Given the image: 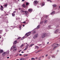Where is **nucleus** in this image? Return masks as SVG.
<instances>
[{"label":"nucleus","instance_id":"31","mask_svg":"<svg viewBox=\"0 0 60 60\" xmlns=\"http://www.w3.org/2000/svg\"><path fill=\"white\" fill-rule=\"evenodd\" d=\"M12 48H13V49H15L16 47L14 46L12 47Z\"/></svg>","mask_w":60,"mask_h":60},{"label":"nucleus","instance_id":"27","mask_svg":"<svg viewBox=\"0 0 60 60\" xmlns=\"http://www.w3.org/2000/svg\"><path fill=\"white\" fill-rule=\"evenodd\" d=\"M25 38V36H24L23 37H22V38L21 39V40H22V39H24Z\"/></svg>","mask_w":60,"mask_h":60},{"label":"nucleus","instance_id":"47","mask_svg":"<svg viewBox=\"0 0 60 60\" xmlns=\"http://www.w3.org/2000/svg\"><path fill=\"white\" fill-rule=\"evenodd\" d=\"M22 23H26V22H23Z\"/></svg>","mask_w":60,"mask_h":60},{"label":"nucleus","instance_id":"14","mask_svg":"<svg viewBox=\"0 0 60 60\" xmlns=\"http://www.w3.org/2000/svg\"><path fill=\"white\" fill-rule=\"evenodd\" d=\"M52 6L54 7H56V4H53Z\"/></svg>","mask_w":60,"mask_h":60},{"label":"nucleus","instance_id":"53","mask_svg":"<svg viewBox=\"0 0 60 60\" xmlns=\"http://www.w3.org/2000/svg\"><path fill=\"white\" fill-rule=\"evenodd\" d=\"M21 53H24V52H23V51Z\"/></svg>","mask_w":60,"mask_h":60},{"label":"nucleus","instance_id":"45","mask_svg":"<svg viewBox=\"0 0 60 60\" xmlns=\"http://www.w3.org/2000/svg\"><path fill=\"white\" fill-rule=\"evenodd\" d=\"M1 11H3V9L2 8H1Z\"/></svg>","mask_w":60,"mask_h":60},{"label":"nucleus","instance_id":"56","mask_svg":"<svg viewBox=\"0 0 60 60\" xmlns=\"http://www.w3.org/2000/svg\"><path fill=\"white\" fill-rule=\"evenodd\" d=\"M41 45V44L38 45L39 46H40Z\"/></svg>","mask_w":60,"mask_h":60},{"label":"nucleus","instance_id":"37","mask_svg":"<svg viewBox=\"0 0 60 60\" xmlns=\"http://www.w3.org/2000/svg\"><path fill=\"white\" fill-rule=\"evenodd\" d=\"M27 56V54H26V55H25L24 56Z\"/></svg>","mask_w":60,"mask_h":60},{"label":"nucleus","instance_id":"4","mask_svg":"<svg viewBox=\"0 0 60 60\" xmlns=\"http://www.w3.org/2000/svg\"><path fill=\"white\" fill-rule=\"evenodd\" d=\"M38 34H36L33 37L34 38V39H36L38 37Z\"/></svg>","mask_w":60,"mask_h":60},{"label":"nucleus","instance_id":"6","mask_svg":"<svg viewBox=\"0 0 60 60\" xmlns=\"http://www.w3.org/2000/svg\"><path fill=\"white\" fill-rule=\"evenodd\" d=\"M5 54H6L5 53V52H3L2 54V56L3 57L5 55Z\"/></svg>","mask_w":60,"mask_h":60},{"label":"nucleus","instance_id":"33","mask_svg":"<svg viewBox=\"0 0 60 60\" xmlns=\"http://www.w3.org/2000/svg\"><path fill=\"white\" fill-rule=\"evenodd\" d=\"M49 27L50 28V29H51V26H49Z\"/></svg>","mask_w":60,"mask_h":60},{"label":"nucleus","instance_id":"3","mask_svg":"<svg viewBox=\"0 0 60 60\" xmlns=\"http://www.w3.org/2000/svg\"><path fill=\"white\" fill-rule=\"evenodd\" d=\"M34 3L35 5H37V4H38V1H35Z\"/></svg>","mask_w":60,"mask_h":60},{"label":"nucleus","instance_id":"36","mask_svg":"<svg viewBox=\"0 0 60 60\" xmlns=\"http://www.w3.org/2000/svg\"><path fill=\"white\" fill-rule=\"evenodd\" d=\"M33 46V45H31L30 46V47H32Z\"/></svg>","mask_w":60,"mask_h":60},{"label":"nucleus","instance_id":"35","mask_svg":"<svg viewBox=\"0 0 60 60\" xmlns=\"http://www.w3.org/2000/svg\"><path fill=\"white\" fill-rule=\"evenodd\" d=\"M58 26H59L58 25H56V27L57 28L58 27Z\"/></svg>","mask_w":60,"mask_h":60},{"label":"nucleus","instance_id":"40","mask_svg":"<svg viewBox=\"0 0 60 60\" xmlns=\"http://www.w3.org/2000/svg\"><path fill=\"white\" fill-rule=\"evenodd\" d=\"M52 58H55V56H52Z\"/></svg>","mask_w":60,"mask_h":60},{"label":"nucleus","instance_id":"63","mask_svg":"<svg viewBox=\"0 0 60 60\" xmlns=\"http://www.w3.org/2000/svg\"><path fill=\"white\" fill-rule=\"evenodd\" d=\"M58 44H57V46L58 45Z\"/></svg>","mask_w":60,"mask_h":60},{"label":"nucleus","instance_id":"5","mask_svg":"<svg viewBox=\"0 0 60 60\" xmlns=\"http://www.w3.org/2000/svg\"><path fill=\"white\" fill-rule=\"evenodd\" d=\"M59 29H56V30L55 31V32H54V33L55 34H56V33H57V32H58L59 31Z\"/></svg>","mask_w":60,"mask_h":60},{"label":"nucleus","instance_id":"7","mask_svg":"<svg viewBox=\"0 0 60 60\" xmlns=\"http://www.w3.org/2000/svg\"><path fill=\"white\" fill-rule=\"evenodd\" d=\"M28 47V45H27L26 46L24 50H26L27 49Z\"/></svg>","mask_w":60,"mask_h":60},{"label":"nucleus","instance_id":"22","mask_svg":"<svg viewBox=\"0 0 60 60\" xmlns=\"http://www.w3.org/2000/svg\"><path fill=\"white\" fill-rule=\"evenodd\" d=\"M7 4H6L4 6L5 7H7Z\"/></svg>","mask_w":60,"mask_h":60},{"label":"nucleus","instance_id":"25","mask_svg":"<svg viewBox=\"0 0 60 60\" xmlns=\"http://www.w3.org/2000/svg\"><path fill=\"white\" fill-rule=\"evenodd\" d=\"M35 47H36V49H39V47L38 46H35Z\"/></svg>","mask_w":60,"mask_h":60},{"label":"nucleus","instance_id":"30","mask_svg":"<svg viewBox=\"0 0 60 60\" xmlns=\"http://www.w3.org/2000/svg\"><path fill=\"white\" fill-rule=\"evenodd\" d=\"M29 4V3L27 2L26 3V5H28V4Z\"/></svg>","mask_w":60,"mask_h":60},{"label":"nucleus","instance_id":"19","mask_svg":"<svg viewBox=\"0 0 60 60\" xmlns=\"http://www.w3.org/2000/svg\"><path fill=\"white\" fill-rule=\"evenodd\" d=\"M19 60H24V58H20Z\"/></svg>","mask_w":60,"mask_h":60},{"label":"nucleus","instance_id":"11","mask_svg":"<svg viewBox=\"0 0 60 60\" xmlns=\"http://www.w3.org/2000/svg\"><path fill=\"white\" fill-rule=\"evenodd\" d=\"M22 7L23 8H26V6L23 4L22 5Z\"/></svg>","mask_w":60,"mask_h":60},{"label":"nucleus","instance_id":"49","mask_svg":"<svg viewBox=\"0 0 60 60\" xmlns=\"http://www.w3.org/2000/svg\"><path fill=\"white\" fill-rule=\"evenodd\" d=\"M15 12L16 11H14L13 12V13H15Z\"/></svg>","mask_w":60,"mask_h":60},{"label":"nucleus","instance_id":"26","mask_svg":"<svg viewBox=\"0 0 60 60\" xmlns=\"http://www.w3.org/2000/svg\"><path fill=\"white\" fill-rule=\"evenodd\" d=\"M36 33V31H35L33 32V34H35Z\"/></svg>","mask_w":60,"mask_h":60},{"label":"nucleus","instance_id":"62","mask_svg":"<svg viewBox=\"0 0 60 60\" xmlns=\"http://www.w3.org/2000/svg\"><path fill=\"white\" fill-rule=\"evenodd\" d=\"M35 58L36 59H37V58Z\"/></svg>","mask_w":60,"mask_h":60},{"label":"nucleus","instance_id":"21","mask_svg":"<svg viewBox=\"0 0 60 60\" xmlns=\"http://www.w3.org/2000/svg\"><path fill=\"white\" fill-rule=\"evenodd\" d=\"M35 58H31V60H35Z\"/></svg>","mask_w":60,"mask_h":60},{"label":"nucleus","instance_id":"54","mask_svg":"<svg viewBox=\"0 0 60 60\" xmlns=\"http://www.w3.org/2000/svg\"><path fill=\"white\" fill-rule=\"evenodd\" d=\"M21 51V50H20L19 51V52H20Z\"/></svg>","mask_w":60,"mask_h":60},{"label":"nucleus","instance_id":"32","mask_svg":"<svg viewBox=\"0 0 60 60\" xmlns=\"http://www.w3.org/2000/svg\"><path fill=\"white\" fill-rule=\"evenodd\" d=\"M24 44H22V45H21V46H20V47H21V48H22V47L23 46H24Z\"/></svg>","mask_w":60,"mask_h":60},{"label":"nucleus","instance_id":"50","mask_svg":"<svg viewBox=\"0 0 60 60\" xmlns=\"http://www.w3.org/2000/svg\"><path fill=\"white\" fill-rule=\"evenodd\" d=\"M49 1L50 2H51V3H52V1H51L50 0H49Z\"/></svg>","mask_w":60,"mask_h":60},{"label":"nucleus","instance_id":"15","mask_svg":"<svg viewBox=\"0 0 60 60\" xmlns=\"http://www.w3.org/2000/svg\"><path fill=\"white\" fill-rule=\"evenodd\" d=\"M9 51H7V52H5V53L6 54H9Z\"/></svg>","mask_w":60,"mask_h":60},{"label":"nucleus","instance_id":"34","mask_svg":"<svg viewBox=\"0 0 60 60\" xmlns=\"http://www.w3.org/2000/svg\"><path fill=\"white\" fill-rule=\"evenodd\" d=\"M28 33L29 34V35H30L31 34V33L30 32H28Z\"/></svg>","mask_w":60,"mask_h":60},{"label":"nucleus","instance_id":"8","mask_svg":"<svg viewBox=\"0 0 60 60\" xmlns=\"http://www.w3.org/2000/svg\"><path fill=\"white\" fill-rule=\"evenodd\" d=\"M55 13V11H54L51 13L50 14L51 15H53V14H54Z\"/></svg>","mask_w":60,"mask_h":60},{"label":"nucleus","instance_id":"38","mask_svg":"<svg viewBox=\"0 0 60 60\" xmlns=\"http://www.w3.org/2000/svg\"><path fill=\"white\" fill-rule=\"evenodd\" d=\"M1 8H4V7H3L2 6H1Z\"/></svg>","mask_w":60,"mask_h":60},{"label":"nucleus","instance_id":"64","mask_svg":"<svg viewBox=\"0 0 60 60\" xmlns=\"http://www.w3.org/2000/svg\"><path fill=\"white\" fill-rule=\"evenodd\" d=\"M59 8H60V6L59 7Z\"/></svg>","mask_w":60,"mask_h":60},{"label":"nucleus","instance_id":"43","mask_svg":"<svg viewBox=\"0 0 60 60\" xmlns=\"http://www.w3.org/2000/svg\"><path fill=\"white\" fill-rule=\"evenodd\" d=\"M56 48H57V46H55V47H54V49H56Z\"/></svg>","mask_w":60,"mask_h":60},{"label":"nucleus","instance_id":"55","mask_svg":"<svg viewBox=\"0 0 60 60\" xmlns=\"http://www.w3.org/2000/svg\"><path fill=\"white\" fill-rule=\"evenodd\" d=\"M37 7L38 8H39V6H38Z\"/></svg>","mask_w":60,"mask_h":60},{"label":"nucleus","instance_id":"1","mask_svg":"<svg viewBox=\"0 0 60 60\" xmlns=\"http://www.w3.org/2000/svg\"><path fill=\"white\" fill-rule=\"evenodd\" d=\"M21 11L22 12H25V15H26V16H27V14H28V12L27 11H24L23 10H21Z\"/></svg>","mask_w":60,"mask_h":60},{"label":"nucleus","instance_id":"13","mask_svg":"<svg viewBox=\"0 0 60 60\" xmlns=\"http://www.w3.org/2000/svg\"><path fill=\"white\" fill-rule=\"evenodd\" d=\"M47 22H48V21H47V20H45L44 22V23H47Z\"/></svg>","mask_w":60,"mask_h":60},{"label":"nucleus","instance_id":"39","mask_svg":"<svg viewBox=\"0 0 60 60\" xmlns=\"http://www.w3.org/2000/svg\"><path fill=\"white\" fill-rule=\"evenodd\" d=\"M21 9H22V8H19V10H21Z\"/></svg>","mask_w":60,"mask_h":60},{"label":"nucleus","instance_id":"42","mask_svg":"<svg viewBox=\"0 0 60 60\" xmlns=\"http://www.w3.org/2000/svg\"><path fill=\"white\" fill-rule=\"evenodd\" d=\"M41 51V50H39V51H38L37 52L38 53V52H40V51Z\"/></svg>","mask_w":60,"mask_h":60},{"label":"nucleus","instance_id":"28","mask_svg":"<svg viewBox=\"0 0 60 60\" xmlns=\"http://www.w3.org/2000/svg\"><path fill=\"white\" fill-rule=\"evenodd\" d=\"M12 14V16L13 17H14V16H15V14Z\"/></svg>","mask_w":60,"mask_h":60},{"label":"nucleus","instance_id":"9","mask_svg":"<svg viewBox=\"0 0 60 60\" xmlns=\"http://www.w3.org/2000/svg\"><path fill=\"white\" fill-rule=\"evenodd\" d=\"M28 11L31 12L32 11H33V9H30L28 10Z\"/></svg>","mask_w":60,"mask_h":60},{"label":"nucleus","instance_id":"10","mask_svg":"<svg viewBox=\"0 0 60 60\" xmlns=\"http://www.w3.org/2000/svg\"><path fill=\"white\" fill-rule=\"evenodd\" d=\"M17 43V41L15 40L14 41L13 43L14 44H16Z\"/></svg>","mask_w":60,"mask_h":60},{"label":"nucleus","instance_id":"52","mask_svg":"<svg viewBox=\"0 0 60 60\" xmlns=\"http://www.w3.org/2000/svg\"><path fill=\"white\" fill-rule=\"evenodd\" d=\"M7 58L8 59V58H9V57H7Z\"/></svg>","mask_w":60,"mask_h":60},{"label":"nucleus","instance_id":"29","mask_svg":"<svg viewBox=\"0 0 60 60\" xmlns=\"http://www.w3.org/2000/svg\"><path fill=\"white\" fill-rule=\"evenodd\" d=\"M2 33V31L1 30H0V34H1Z\"/></svg>","mask_w":60,"mask_h":60},{"label":"nucleus","instance_id":"58","mask_svg":"<svg viewBox=\"0 0 60 60\" xmlns=\"http://www.w3.org/2000/svg\"><path fill=\"white\" fill-rule=\"evenodd\" d=\"M25 26V25H23L22 26Z\"/></svg>","mask_w":60,"mask_h":60},{"label":"nucleus","instance_id":"48","mask_svg":"<svg viewBox=\"0 0 60 60\" xmlns=\"http://www.w3.org/2000/svg\"><path fill=\"white\" fill-rule=\"evenodd\" d=\"M22 2H25V0H22Z\"/></svg>","mask_w":60,"mask_h":60},{"label":"nucleus","instance_id":"59","mask_svg":"<svg viewBox=\"0 0 60 60\" xmlns=\"http://www.w3.org/2000/svg\"><path fill=\"white\" fill-rule=\"evenodd\" d=\"M42 57H43V58L44 57V56H42Z\"/></svg>","mask_w":60,"mask_h":60},{"label":"nucleus","instance_id":"46","mask_svg":"<svg viewBox=\"0 0 60 60\" xmlns=\"http://www.w3.org/2000/svg\"><path fill=\"white\" fill-rule=\"evenodd\" d=\"M48 56V54H46V55H45V56Z\"/></svg>","mask_w":60,"mask_h":60},{"label":"nucleus","instance_id":"60","mask_svg":"<svg viewBox=\"0 0 60 60\" xmlns=\"http://www.w3.org/2000/svg\"><path fill=\"white\" fill-rule=\"evenodd\" d=\"M49 43V42H47V44H48Z\"/></svg>","mask_w":60,"mask_h":60},{"label":"nucleus","instance_id":"2","mask_svg":"<svg viewBox=\"0 0 60 60\" xmlns=\"http://www.w3.org/2000/svg\"><path fill=\"white\" fill-rule=\"evenodd\" d=\"M48 35L47 34H43L42 35L41 37L42 38H44L45 37V36H47Z\"/></svg>","mask_w":60,"mask_h":60},{"label":"nucleus","instance_id":"12","mask_svg":"<svg viewBox=\"0 0 60 60\" xmlns=\"http://www.w3.org/2000/svg\"><path fill=\"white\" fill-rule=\"evenodd\" d=\"M28 35H29V34L28 33H27L25 34V36H28Z\"/></svg>","mask_w":60,"mask_h":60},{"label":"nucleus","instance_id":"57","mask_svg":"<svg viewBox=\"0 0 60 60\" xmlns=\"http://www.w3.org/2000/svg\"><path fill=\"white\" fill-rule=\"evenodd\" d=\"M19 55V54H17V55H16V56H18Z\"/></svg>","mask_w":60,"mask_h":60},{"label":"nucleus","instance_id":"24","mask_svg":"<svg viewBox=\"0 0 60 60\" xmlns=\"http://www.w3.org/2000/svg\"><path fill=\"white\" fill-rule=\"evenodd\" d=\"M21 26H19V28H20V30H21Z\"/></svg>","mask_w":60,"mask_h":60},{"label":"nucleus","instance_id":"23","mask_svg":"<svg viewBox=\"0 0 60 60\" xmlns=\"http://www.w3.org/2000/svg\"><path fill=\"white\" fill-rule=\"evenodd\" d=\"M56 45V44H54V45H52V47H54Z\"/></svg>","mask_w":60,"mask_h":60},{"label":"nucleus","instance_id":"20","mask_svg":"<svg viewBox=\"0 0 60 60\" xmlns=\"http://www.w3.org/2000/svg\"><path fill=\"white\" fill-rule=\"evenodd\" d=\"M17 50V49L14 48L13 50V51H16Z\"/></svg>","mask_w":60,"mask_h":60},{"label":"nucleus","instance_id":"18","mask_svg":"<svg viewBox=\"0 0 60 60\" xmlns=\"http://www.w3.org/2000/svg\"><path fill=\"white\" fill-rule=\"evenodd\" d=\"M4 52V51H3L2 50H1L0 51V53H2V52Z\"/></svg>","mask_w":60,"mask_h":60},{"label":"nucleus","instance_id":"51","mask_svg":"<svg viewBox=\"0 0 60 60\" xmlns=\"http://www.w3.org/2000/svg\"><path fill=\"white\" fill-rule=\"evenodd\" d=\"M19 55L20 56H22V54H19Z\"/></svg>","mask_w":60,"mask_h":60},{"label":"nucleus","instance_id":"41","mask_svg":"<svg viewBox=\"0 0 60 60\" xmlns=\"http://www.w3.org/2000/svg\"><path fill=\"white\" fill-rule=\"evenodd\" d=\"M20 38H21V37H19V38H18V39H20Z\"/></svg>","mask_w":60,"mask_h":60},{"label":"nucleus","instance_id":"17","mask_svg":"<svg viewBox=\"0 0 60 60\" xmlns=\"http://www.w3.org/2000/svg\"><path fill=\"white\" fill-rule=\"evenodd\" d=\"M40 25H39L37 27V29H38V28H40Z\"/></svg>","mask_w":60,"mask_h":60},{"label":"nucleus","instance_id":"61","mask_svg":"<svg viewBox=\"0 0 60 60\" xmlns=\"http://www.w3.org/2000/svg\"><path fill=\"white\" fill-rule=\"evenodd\" d=\"M38 53L37 52H35L36 53Z\"/></svg>","mask_w":60,"mask_h":60},{"label":"nucleus","instance_id":"44","mask_svg":"<svg viewBox=\"0 0 60 60\" xmlns=\"http://www.w3.org/2000/svg\"><path fill=\"white\" fill-rule=\"evenodd\" d=\"M14 46L16 48V45H15Z\"/></svg>","mask_w":60,"mask_h":60},{"label":"nucleus","instance_id":"16","mask_svg":"<svg viewBox=\"0 0 60 60\" xmlns=\"http://www.w3.org/2000/svg\"><path fill=\"white\" fill-rule=\"evenodd\" d=\"M44 5H45V3H44L42 4H41V6H44Z\"/></svg>","mask_w":60,"mask_h":60}]
</instances>
